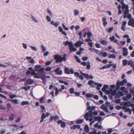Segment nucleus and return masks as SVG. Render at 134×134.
I'll return each instance as SVG.
<instances>
[{
  "label": "nucleus",
  "mask_w": 134,
  "mask_h": 134,
  "mask_svg": "<svg viewBox=\"0 0 134 134\" xmlns=\"http://www.w3.org/2000/svg\"><path fill=\"white\" fill-rule=\"evenodd\" d=\"M54 59L56 60L55 63H56L58 62H61L62 61L65 62L66 60V59L65 56L62 57L59 55H54Z\"/></svg>",
  "instance_id": "1"
},
{
  "label": "nucleus",
  "mask_w": 134,
  "mask_h": 134,
  "mask_svg": "<svg viewBox=\"0 0 134 134\" xmlns=\"http://www.w3.org/2000/svg\"><path fill=\"white\" fill-rule=\"evenodd\" d=\"M127 82V80L126 79H124L122 81L120 82L119 80L117 81L116 83V89L118 90H119L120 88V85L123 86L124 85V83H126Z\"/></svg>",
  "instance_id": "2"
},
{
  "label": "nucleus",
  "mask_w": 134,
  "mask_h": 134,
  "mask_svg": "<svg viewBox=\"0 0 134 134\" xmlns=\"http://www.w3.org/2000/svg\"><path fill=\"white\" fill-rule=\"evenodd\" d=\"M92 117V111L91 110L86 113L84 116V117L85 118L86 120L87 121L88 120L89 117Z\"/></svg>",
  "instance_id": "3"
},
{
  "label": "nucleus",
  "mask_w": 134,
  "mask_h": 134,
  "mask_svg": "<svg viewBox=\"0 0 134 134\" xmlns=\"http://www.w3.org/2000/svg\"><path fill=\"white\" fill-rule=\"evenodd\" d=\"M34 77L37 79L41 78L42 80H43L46 78V76L44 74H43L42 73H40L37 75H35Z\"/></svg>",
  "instance_id": "4"
},
{
  "label": "nucleus",
  "mask_w": 134,
  "mask_h": 134,
  "mask_svg": "<svg viewBox=\"0 0 134 134\" xmlns=\"http://www.w3.org/2000/svg\"><path fill=\"white\" fill-rule=\"evenodd\" d=\"M69 47L71 52H72L73 51H76V49L73 47L72 42L71 41L70 42V43L69 44Z\"/></svg>",
  "instance_id": "5"
},
{
  "label": "nucleus",
  "mask_w": 134,
  "mask_h": 134,
  "mask_svg": "<svg viewBox=\"0 0 134 134\" xmlns=\"http://www.w3.org/2000/svg\"><path fill=\"white\" fill-rule=\"evenodd\" d=\"M55 74L59 75H62V74L63 71L62 70L60 69L59 67L56 68L54 70Z\"/></svg>",
  "instance_id": "6"
},
{
  "label": "nucleus",
  "mask_w": 134,
  "mask_h": 134,
  "mask_svg": "<svg viewBox=\"0 0 134 134\" xmlns=\"http://www.w3.org/2000/svg\"><path fill=\"white\" fill-rule=\"evenodd\" d=\"M128 24L129 26L134 27V19L133 18L130 19L128 21Z\"/></svg>",
  "instance_id": "7"
},
{
  "label": "nucleus",
  "mask_w": 134,
  "mask_h": 134,
  "mask_svg": "<svg viewBox=\"0 0 134 134\" xmlns=\"http://www.w3.org/2000/svg\"><path fill=\"white\" fill-rule=\"evenodd\" d=\"M94 119L95 121H97L98 122H101L102 120V118L100 116H94Z\"/></svg>",
  "instance_id": "8"
},
{
  "label": "nucleus",
  "mask_w": 134,
  "mask_h": 134,
  "mask_svg": "<svg viewBox=\"0 0 134 134\" xmlns=\"http://www.w3.org/2000/svg\"><path fill=\"white\" fill-rule=\"evenodd\" d=\"M122 55L125 56H127L128 54V51L126 47H124L122 48Z\"/></svg>",
  "instance_id": "9"
},
{
  "label": "nucleus",
  "mask_w": 134,
  "mask_h": 134,
  "mask_svg": "<svg viewBox=\"0 0 134 134\" xmlns=\"http://www.w3.org/2000/svg\"><path fill=\"white\" fill-rule=\"evenodd\" d=\"M124 93L122 91H119L117 92L116 96L115 98H119L120 97L123 96L124 95Z\"/></svg>",
  "instance_id": "10"
},
{
  "label": "nucleus",
  "mask_w": 134,
  "mask_h": 134,
  "mask_svg": "<svg viewBox=\"0 0 134 134\" xmlns=\"http://www.w3.org/2000/svg\"><path fill=\"white\" fill-rule=\"evenodd\" d=\"M100 108L102 109L103 110L107 113H108L109 111L107 107L104 104H102V105L100 107Z\"/></svg>",
  "instance_id": "11"
},
{
  "label": "nucleus",
  "mask_w": 134,
  "mask_h": 134,
  "mask_svg": "<svg viewBox=\"0 0 134 134\" xmlns=\"http://www.w3.org/2000/svg\"><path fill=\"white\" fill-rule=\"evenodd\" d=\"M99 123L97 122L94 125V127L96 128H98L99 129H102L103 128V126L101 125H99Z\"/></svg>",
  "instance_id": "12"
},
{
  "label": "nucleus",
  "mask_w": 134,
  "mask_h": 134,
  "mask_svg": "<svg viewBox=\"0 0 134 134\" xmlns=\"http://www.w3.org/2000/svg\"><path fill=\"white\" fill-rule=\"evenodd\" d=\"M83 43V42L81 41H79L76 42L75 44V46L77 47L80 46L81 47V45Z\"/></svg>",
  "instance_id": "13"
},
{
  "label": "nucleus",
  "mask_w": 134,
  "mask_h": 134,
  "mask_svg": "<svg viewBox=\"0 0 134 134\" xmlns=\"http://www.w3.org/2000/svg\"><path fill=\"white\" fill-rule=\"evenodd\" d=\"M46 118V115L44 113H43L42 115L41 118V120H40V122L41 123H42L44 120V119Z\"/></svg>",
  "instance_id": "14"
},
{
  "label": "nucleus",
  "mask_w": 134,
  "mask_h": 134,
  "mask_svg": "<svg viewBox=\"0 0 134 134\" xmlns=\"http://www.w3.org/2000/svg\"><path fill=\"white\" fill-rule=\"evenodd\" d=\"M126 21H124L122 23V26L121 27V28L122 30L123 31H125V29L124 26L126 25Z\"/></svg>",
  "instance_id": "15"
},
{
  "label": "nucleus",
  "mask_w": 134,
  "mask_h": 134,
  "mask_svg": "<svg viewBox=\"0 0 134 134\" xmlns=\"http://www.w3.org/2000/svg\"><path fill=\"white\" fill-rule=\"evenodd\" d=\"M95 85H97V86L96 87L97 89L98 90H99L100 89V87L102 86V84L101 83H98L96 82L94 83Z\"/></svg>",
  "instance_id": "16"
},
{
  "label": "nucleus",
  "mask_w": 134,
  "mask_h": 134,
  "mask_svg": "<svg viewBox=\"0 0 134 134\" xmlns=\"http://www.w3.org/2000/svg\"><path fill=\"white\" fill-rule=\"evenodd\" d=\"M116 91L115 89H110V94L112 96L114 95L115 94Z\"/></svg>",
  "instance_id": "17"
},
{
  "label": "nucleus",
  "mask_w": 134,
  "mask_h": 134,
  "mask_svg": "<svg viewBox=\"0 0 134 134\" xmlns=\"http://www.w3.org/2000/svg\"><path fill=\"white\" fill-rule=\"evenodd\" d=\"M103 22V24L104 26L105 27L107 24V22L106 21V19L105 18L103 17L102 20Z\"/></svg>",
  "instance_id": "18"
},
{
  "label": "nucleus",
  "mask_w": 134,
  "mask_h": 134,
  "mask_svg": "<svg viewBox=\"0 0 134 134\" xmlns=\"http://www.w3.org/2000/svg\"><path fill=\"white\" fill-rule=\"evenodd\" d=\"M14 117V114H11L9 119V120L12 121L13 120Z\"/></svg>",
  "instance_id": "19"
},
{
  "label": "nucleus",
  "mask_w": 134,
  "mask_h": 134,
  "mask_svg": "<svg viewBox=\"0 0 134 134\" xmlns=\"http://www.w3.org/2000/svg\"><path fill=\"white\" fill-rule=\"evenodd\" d=\"M101 132L100 131L97 133V130H94V131L89 132V134H101Z\"/></svg>",
  "instance_id": "20"
},
{
  "label": "nucleus",
  "mask_w": 134,
  "mask_h": 134,
  "mask_svg": "<svg viewBox=\"0 0 134 134\" xmlns=\"http://www.w3.org/2000/svg\"><path fill=\"white\" fill-rule=\"evenodd\" d=\"M80 126L79 125H74L73 126V128L74 129H75L76 128L77 129H80V130H82V128H80Z\"/></svg>",
  "instance_id": "21"
},
{
  "label": "nucleus",
  "mask_w": 134,
  "mask_h": 134,
  "mask_svg": "<svg viewBox=\"0 0 134 134\" xmlns=\"http://www.w3.org/2000/svg\"><path fill=\"white\" fill-rule=\"evenodd\" d=\"M29 104V102L27 101H23L21 102V104L22 106H24L25 105H28Z\"/></svg>",
  "instance_id": "22"
},
{
  "label": "nucleus",
  "mask_w": 134,
  "mask_h": 134,
  "mask_svg": "<svg viewBox=\"0 0 134 134\" xmlns=\"http://www.w3.org/2000/svg\"><path fill=\"white\" fill-rule=\"evenodd\" d=\"M34 82V81L31 79L28 80L26 81V83L27 84H31L32 83Z\"/></svg>",
  "instance_id": "23"
},
{
  "label": "nucleus",
  "mask_w": 134,
  "mask_h": 134,
  "mask_svg": "<svg viewBox=\"0 0 134 134\" xmlns=\"http://www.w3.org/2000/svg\"><path fill=\"white\" fill-rule=\"evenodd\" d=\"M84 130L86 132H88L89 129L88 125L85 126L84 127Z\"/></svg>",
  "instance_id": "24"
},
{
  "label": "nucleus",
  "mask_w": 134,
  "mask_h": 134,
  "mask_svg": "<svg viewBox=\"0 0 134 134\" xmlns=\"http://www.w3.org/2000/svg\"><path fill=\"white\" fill-rule=\"evenodd\" d=\"M123 105L124 106L129 107L131 105V102H125L124 103Z\"/></svg>",
  "instance_id": "25"
},
{
  "label": "nucleus",
  "mask_w": 134,
  "mask_h": 134,
  "mask_svg": "<svg viewBox=\"0 0 134 134\" xmlns=\"http://www.w3.org/2000/svg\"><path fill=\"white\" fill-rule=\"evenodd\" d=\"M94 82L92 80H90L88 82V84L90 85L91 87H93V84L94 83Z\"/></svg>",
  "instance_id": "26"
},
{
  "label": "nucleus",
  "mask_w": 134,
  "mask_h": 134,
  "mask_svg": "<svg viewBox=\"0 0 134 134\" xmlns=\"http://www.w3.org/2000/svg\"><path fill=\"white\" fill-rule=\"evenodd\" d=\"M51 23L52 25H53L54 26H55V27H57L59 24V23L58 24L57 23H54L53 21H52L51 22Z\"/></svg>",
  "instance_id": "27"
},
{
  "label": "nucleus",
  "mask_w": 134,
  "mask_h": 134,
  "mask_svg": "<svg viewBox=\"0 0 134 134\" xmlns=\"http://www.w3.org/2000/svg\"><path fill=\"white\" fill-rule=\"evenodd\" d=\"M108 87V86L106 85H104L102 88V90L103 92H105L106 91V90Z\"/></svg>",
  "instance_id": "28"
},
{
  "label": "nucleus",
  "mask_w": 134,
  "mask_h": 134,
  "mask_svg": "<svg viewBox=\"0 0 134 134\" xmlns=\"http://www.w3.org/2000/svg\"><path fill=\"white\" fill-rule=\"evenodd\" d=\"M64 70L66 74H70V72L69 69L67 67L65 68V69Z\"/></svg>",
  "instance_id": "29"
},
{
  "label": "nucleus",
  "mask_w": 134,
  "mask_h": 134,
  "mask_svg": "<svg viewBox=\"0 0 134 134\" xmlns=\"http://www.w3.org/2000/svg\"><path fill=\"white\" fill-rule=\"evenodd\" d=\"M31 18L32 20L36 23H37L38 22V21L32 15L31 16Z\"/></svg>",
  "instance_id": "30"
},
{
  "label": "nucleus",
  "mask_w": 134,
  "mask_h": 134,
  "mask_svg": "<svg viewBox=\"0 0 134 134\" xmlns=\"http://www.w3.org/2000/svg\"><path fill=\"white\" fill-rule=\"evenodd\" d=\"M8 100L11 101L13 103L16 104L18 103V100L17 99H15L14 100L9 99Z\"/></svg>",
  "instance_id": "31"
},
{
  "label": "nucleus",
  "mask_w": 134,
  "mask_h": 134,
  "mask_svg": "<svg viewBox=\"0 0 134 134\" xmlns=\"http://www.w3.org/2000/svg\"><path fill=\"white\" fill-rule=\"evenodd\" d=\"M122 9H128L129 7L127 5H126L125 4H123L122 5Z\"/></svg>",
  "instance_id": "32"
},
{
  "label": "nucleus",
  "mask_w": 134,
  "mask_h": 134,
  "mask_svg": "<svg viewBox=\"0 0 134 134\" xmlns=\"http://www.w3.org/2000/svg\"><path fill=\"white\" fill-rule=\"evenodd\" d=\"M95 52L99 55H102L103 53V52H101L97 50H96Z\"/></svg>",
  "instance_id": "33"
},
{
  "label": "nucleus",
  "mask_w": 134,
  "mask_h": 134,
  "mask_svg": "<svg viewBox=\"0 0 134 134\" xmlns=\"http://www.w3.org/2000/svg\"><path fill=\"white\" fill-rule=\"evenodd\" d=\"M94 95L91 94H86V97L91 98L93 97Z\"/></svg>",
  "instance_id": "34"
},
{
  "label": "nucleus",
  "mask_w": 134,
  "mask_h": 134,
  "mask_svg": "<svg viewBox=\"0 0 134 134\" xmlns=\"http://www.w3.org/2000/svg\"><path fill=\"white\" fill-rule=\"evenodd\" d=\"M87 68L88 69H89L91 68V66L90 65V63L89 62H88L86 64Z\"/></svg>",
  "instance_id": "35"
},
{
  "label": "nucleus",
  "mask_w": 134,
  "mask_h": 134,
  "mask_svg": "<svg viewBox=\"0 0 134 134\" xmlns=\"http://www.w3.org/2000/svg\"><path fill=\"white\" fill-rule=\"evenodd\" d=\"M109 58H116V56L114 54H111L109 55Z\"/></svg>",
  "instance_id": "36"
},
{
  "label": "nucleus",
  "mask_w": 134,
  "mask_h": 134,
  "mask_svg": "<svg viewBox=\"0 0 134 134\" xmlns=\"http://www.w3.org/2000/svg\"><path fill=\"white\" fill-rule=\"evenodd\" d=\"M103 45H107V42L105 40H102L100 42Z\"/></svg>",
  "instance_id": "37"
},
{
  "label": "nucleus",
  "mask_w": 134,
  "mask_h": 134,
  "mask_svg": "<svg viewBox=\"0 0 134 134\" xmlns=\"http://www.w3.org/2000/svg\"><path fill=\"white\" fill-rule=\"evenodd\" d=\"M125 87H121V88H120V90H121L122 91H124V92L125 93H127L128 91L126 90H125Z\"/></svg>",
  "instance_id": "38"
},
{
  "label": "nucleus",
  "mask_w": 134,
  "mask_h": 134,
  "mask_svg": "<svg viewBox=\"0 0 134 134\" xmlns=\"http://www.w3.org/2000/svg\"><path fill=\"white\" fill-rule=\"evenodd\" d=\"M74 13L75 15H78L79 14V10L75 9L74 10Z\"/></svg>",
  "instance_id": "39"
},
{
  "label": "nucleus",
  "mask_w": 134,
  "mask_h": 134,
  "mask_svg": "<svg viewBox=\"0 0 134 134\" xmlns=\"http://www.w3.org/2000/svg\"><path fill=\"white\" fill-rule=\"evenodd\" d=\"M127 63V60H124L122 61V64L124 65H125Z\"/></svg>",
  "instance_id": "40"
},
{
  "label": "nucleus",
  "mask_w": 134,
  "mask_h": 134,
  "mask_svg": "<svg viewBox=\"0 0 134 134\" xmlns=\"http://www.w3.org/2000/svg\"><path fill=\"white\" fill-rule=\"evenodd\" d=\"M113 30V28L112 27H110L109 29H107L106 30L108 31L109 33H110Z\"/></svg>",
  "instance_id": "41"
},
{
  "label": "nucleus",
  "mask_w": 134,
  "mask_h": 134,
  "mask_svg": "<svg viewBox=\"0 0 134 134\" xmlns=\"http://www.w3.org/2000/svg\"><path fill=\"white\" fill-rule=\"evenodd\" d=\"M40 101L41 103H43L45 102V100L43 97H41L40 98Z\"/></svg>",
  "instance_id": "42"
},
{
  "label": "nucleus",
  "mask_w": 134,
  "mask_h": 134,
  "mask_svg": "<svg viewBox=\"0 0 134 134\" xmlns=\"http://www.w3.org/2000/svg\"><path fill=\"white\" fill-rule=\"evenodd\" d=\"M83 120L82 119H81L77 121L76 122L78 124H80L83 122Z\"/></svg>",
  "instance_id": "43"
},
{
  "label": "nucleus",
  "mask_w": 134,
  "mask_h": 134,
  "mask_svg": "<svg viewBox=\"0 0 134 134\" xmlns=\"http://www.w3.org/2000/svg\"><path fill=\"white\" fill-rule=\"evenodd\" d=\"M41 47L42 48V51L43 52H44L46 51V48L43 45H41Z\"/></svg>",
  "instance_id": "44"
},
{
  "label": "nucleus",
  "mask_w": 134,
  "mask_h": 134,
  "mask_svg": "<svg viewBox=\"0 0 134 134\" xmlns=\"http://www.w3.org/2000/svg\"><path fill=\"white\" fill-rule=\"evenodd\" d=\"M59 117L57 115H56L54 117V121H56L57 120H59Z\"/></svg>",
  "instance_id": "45"
},
{
  "label": "nucleus",
  "mask_w": 134,
  "mask_h": 134,
  "mask_svg": "<svg viewBox=\"0 0 134 134\" xmlns=\"http://www.w3.org/2000/svg\"><path fill=\"white\" fill-rule=\"evenodd\" d=\"M133 63V62L132 60H129L128 62V64L129 65H132Z\"/></svg>",
  "instance_id": "46"
},
{
  "label": "nucleus",
  "mask_w": 134,
  "mask_h": 134,
  "mask_svg": "<svg viewBox=\"0 0 134 134\" xmlns=\"http://www.w3.org/2000/svg\"><path fill=\"white\" fill-rule=\"evenodd\" d=\"M74 90L73 88H71L70 89V92L71 94H73L74 93Z\"/></svg>",
  "instance_id": "47"
},
{
  "label": "nucleus",
  "mask_w": 134,
  "mask_h": 134,
  "mask_svg": "<svg viewBox=\"0 0 134 134\" xmlns=\"http://www.w3.org/2000/svg\"><path fill=\"white\" fill-rule=\"evenodd\" d=\"M45 70L46 71H49L51 70V68L50 67H48L46 68Z\"/></svg>",
  "instance_id": "48"
},
{
  "label": "nucleus",
  "mask_w": 134,
  "mask_h": 134,
  "mask_svg": "<svg viewBox=\"0 0 134 134\" xmlns=\"http://www.w3.org/2000/svg\"><path fill=\"white\" fill-rule=\"evenodd\" d=\"M98 114V112L96 111H92V115H94L95 116H96Z\"/></svg>",
  "instance_id": "49"
},
{
  "label": "nucleus",
  "mask_w": 134,
  "mask_h": 134,
  "mask_svg": "<svg viewBox=\"0 0 134 134\" xmlns=\"http://www.w3.org/2000/svg\"><path fill=\"white\" fill-rule=\"evenodd\" d=\"M30 47L33 50L35 51H37V49L36 47L32 46H30Z\"/></svg>",
  "instance_id": "50"
},
{
  "label": "nucleus",
  "mask_w": 134,
  "mask_h": 134,
  "mask_svg": "<svg viewBox=\"0 0 134 134\" xmlns=\"http://www.w3.org/2000/svg\"><path fill=\"white\" fill-rule=\"evenodd\" d=\"M62 26L63 28L65 30L68 31L69 30V29L68 28L65 27L64 24H62Z\"/></svg>",
  "instance_id": "51"
},
{
  "label": "nucleus",
  "mask_w": 134,
  "mask_h": 134,
  "mask_svg": "<svg viewBox=\"0 0 134 134\" xmlns=\"http://www.w3.org/2000/svg\"><path fill=\"white\" fill-rule=\"evenodd\" d=\"M92 34L90 32H88L87 33V35L88 37H90L92 35Z\"/></svg>",
  "instance_id": "52"
},
{
  "label": "nucleus",
  "mask_w": 134,
  "mask_h": 134,
  "mask_svg": "<svg viewBox=\"0 0 134 134\" xmlns=\"http://www.w3.org/2000/svg\"><path fill=\"white\" fill-rule=\"evenodd\" d=\"M129 12V10L128 9H126V10L124 12V13L125 15L127 14Z\"/></svg>",
  "instance_id": "53"
},
{
  "label": "nucleus",
  "mask_w": 134,
  "mask_h": 134,
  "mask_svg": "<svg viewBox=\"0 0 134 134\" xmlns=\"http://www.w3.org/2000/svg\"><path fill=\"white\" fill-rule=\"evenodd\" d=\"M21 118H18L15 120V122L17 123L19 122Z\"/></svg>",
  "instance_id": "54"
},
{
  "label": "nucleus",
  "mask_w": 134,
  "mask_h": 134,
  "mask_svg": "<svg viewBox=\"0 0 134 134\" xmlns=\"http://www.w3.org/2000/svg\"><path fill=\"white\" fill-rule=\"evenodd\" d=\"M70 43V42L68 41H66L65 42H64L63 43L64 44L65 46H66L68 44H69Z\"/></svg>",
  "instance_id": "55"
},
{
  "label": "nucleus",
  "mask_w": 134,
  "mask_h": 134,
  "mask_svg": "<svg viewBox=\"0 0 134 134\" xmlns=\"http://www.w3.org/2000/svg\"><path fill=\"white\" fill-rule=\"evenodd\" d=\"M134 124V122H132V123H129L127 124V125L129 127L131 126L132 125H133Z\"/></svg>",
  "instance_id": "56"
},
{
  "label": "nucleus",
  "mask_w": 134,
  "mask_h": 134,
  "mask_svg": "<svg viewBox=\"0 0 134 134\" xmlns=\"http://www.w3.org/2000/svg\"><path fill=\"white\" fill-rule=\"evenodd\" d=\"M59 32L61 33L62 32H63V29L61 27H59Z\"/></svg>",
  "instance_id": "57"
},
{
  "label": "nucleus",
  "mask_w": 134,
  "mask_h": 134,
  "mask_svg": "<svg viewBox=\"0 0 134 134\" xmlns=\"http://www.w3.org/2000/svg\"><path fill=\"white\" fill-rule=\"evenodd\" d=\"M102 56L103 57H106L107 55V53L106 52H105L103 53H103L102 54Z\"/></svg>",
  "instance_id": "58"
},
{
  "label": "nucleus",
  "mask_w": 134,
  "mask_h": 134,
  "mask_svg": "<svg viewBox=\"0 0 134 134\" xmlns=\"http://www.w3.org/2000/svg\"><path fill=\"white\" fill-rule=\"evenodd\" d=\"M31 74L32 75H34L35 76L37 75V73H35L34 71H32L31 72Z\"/></svg>",
  "instance_id": "59"
},
{
  "label": "nucleus",
  "mask_w": 134,
  "mask_h": 134,
  "mask_svg": "<svg viewBox=\"0 0 134 134\" xmlns=\"http://www.w3.org/2000/svg\"><path fill=\"white\" fill-rule=\"evenodd\" d=\"M132 95L131 94H128L126 96V97L128 99H130L131 98V97Z\"/></svg>",
  "instance_id": "60"
},
{
  "label": "nucleus",
  "mask_w": 134,
  "mask_h": 134,
  "mask_svg": "<svg viewBox=\"0 0 134 134\" xmlns=\"http://www.w3.org/2000/svg\"><path fill=\"white\" fill-rule=\"evenodd\" d=\"M46 19L48 21H50L51 20V19L50 17L48 16H47Z\"/></svg>",
  "instance_id": "61"
},
{
  "label": "nucleus",
  "mask_w": 134,
  "mask_h": 134,
  "mask_svg": "<svg viewBox=\"0 0 134 134\" xmlns=\"http://www.w3.org/2000/svg\"><path fill=\"white\" fill-rule=\"evenodd\" d=\"M99 115L100 116H104L105 115V114L102 111H101L99 113Z\"/></svg>",
  "instance_id": "62"
},
{
  "label": "nucleus",
  "mask_w": 134,
  "mask_h": 134,
  "mask_svg": "<svg viewBox=\"0 0 134 134\" xmlns=\"http://www.w3.org/2000/svg\"><path fill=\"white\" fill-rule=\"evenodd\" d=\"M131 56L132 57H134V50L131 54Z\"/></svg>",
  "instance_id": "63"
},
{
  "label": "nucleus",
  "mask_w": 134,
  "mask_h": 134,
  "mask_svg": "<svg viewBox=\"0 0 134 134\" xmlns=\"http://www.w3.org/2000/svg\"><path fill=\"white\" fill-rule=\"evenodd\" d=\"M131 133H130V134H134V129L133 128H132L131 130Z\"/></svg>",
  "instance_id": "64"
}]
</instances>
